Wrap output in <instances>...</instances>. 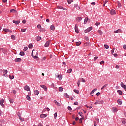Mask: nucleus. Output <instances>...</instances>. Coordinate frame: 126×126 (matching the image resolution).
Listing matches in <instances>:
<instances>
[{
    "label": "nucleus",
    "instance_id": "f257e3e1",
    "mask_svg": "<svg viewBox=\"0 0 126 126\" xmlns=\"http://www.w3.org/2000/svg\"><path fill=\"white\" fill-rule=\"evenodd\" d=\"M32 56L34 59H37L38 57L37 56H38V51L33 49L32 52Z\"/></svg>",
    "mask_w": 126,
    "mask_h": 126
},
{
    "label": "nucleus",
    "instance_id": "f03ea898",
    "mask_svg": "<svg viewBox=\"0 0 126 126\" xmlns=\"http://www.w3.org/2000/svg\"><path fill=\"white\" fill-rule=\"evenodd\" d=\"M94 104L95 105H100L101 104H104V101L97 100Z\"/></svg>",
    "mask_w": 126,
    "mask_h": 126
},
{
    "label": "nucleus",
    "instance_id": "7ed1b4c3",
    "mask_svg": "<svg viewBox=\"0 0 126 126\" xmlns=\"http://www.w3.org/2000/svg\"><path fill=\"white\" fill-rule=\"evenodd\" d=\"M91 30H92V27H90L84 31V33H88L91 31Z\"/></svg>",
    "mask_w": 126,
    "mask_h": 126
},
{
    "label": "nucleus",
    "instance_id": "20e7f679",
    "mask_svg": "<svg viewBox=\"0 0 126 126\" xmlns=\"http://www.w3.org/2000/svg\"><path fill=\"white\" fill-rule=\"evenodd\" d=\"M75 31L77 34L79 33V31H78V26H77V24H76L75 25Z\"/></svg>",
    "mask_w": 126,
    "mask_h": 126
},
{
    "label": "nucleus",
    "instance_id": "39448f33",
    "mask_svg": "<svg viewBox=\"0 0 126 126\" xmlns=\"http://www.w3.org/2000/svg\"><path fill=\"white\" fill-rule=\"evenodd\" d=\"M120 85H121V87L124 88L125 89V91H126V85H125V84H124V83L121 82L120 84Z\"/></svg>",
    "mask_w": 126,
    "mask_h": 126
},
{
    "label": "nucleus",
    "instance_id": "423d86ee",
    "mask_svg": "<svg viewBox=\"0 0 126 126\" xmlns=\"http://www.w3.org/2000/svg\"><path fill=\"white\" fill-rule=\"evenodd\" d=\"M50 42H51V40H50L47 41L46 42V43H45L44 46H45L46 48H47V47H49V46L50 45Z\"/></svg>",
    "mask_w": 126,
    "mask_h": 126
},
{
    "label": "nucleus",
    "instance_id": "0eeeda50",
    "mask_svg": "<svg viewBox=\"0 0 126 126\" xmlns=\"http://www.w3.org/2000/svg\"><path fill=\"white\" fill-rule=\"evenodd\" d=\"M3 31L7 32V33H12V31L8 29H3Z\"/></svg>",
    "mask_w": 126,
    "mask_h": 126
},
{
    "label": "nucleus",
    "instance_id": "6e6552de",
    "mask_svg": "<svg viewBox=\"0 0 126 126\" xmlns=\"http://www.w3.org/2000/svg\"><path fill=\"white\" fill-rule=\"evenodd\" d=\"M40 87H42V88H43L45 91H47L48 90V88H47V86H45L44 85H41Z\"/></svg>",
    "mask_w": 126,
    "mask_h": 126
},
{
    "label": "nucleus",
    "instance_id": "1a4fd4ad",
    "mask_svg": "<svg viewBox=\"0 0 126 126\" xmlns=\"http://www.w3.org/2000/svg\"><path fill=\"white\" fill-rule=\"evenodd\" d=\"M25 90H26L27 91H30V88L29 86L26 85L24 87Z\"/></svg>",
    "mask_w": 126,
    "mask_h": 126
},
{
    "label": "nucleus",
    "instance_id": "9d476101",
    "mask_svg": "<svg viewBox=\"0 0 126 126\" xmlns=\"http://www.w3.org/2000/svg\"><path fill=\"white\" fill-rule=\"evenodd\" d=\"M112 110L113 113H117V112H118V108H117L116 107H113L112 108Z\"/></svg>",
    "mask_w": 126,
    "mask_h": 126
},
{
    "label": "nucleus",
    "instance_id": "9b49d317",
    "mask_svg": "<svg viewBox=\"0 0 126 126\" xmlns=\"http://www.w3.org/2000/svg\"><path fill=\"white\" fill-rule=\"evenodd\" d=\"M110 13H111V14H112V15H114V14H116V11H115V10H114V9H112V10L110 11Z\"/></svg>",
    "mask_w": 126,
    "mask_h": 126
},
{
    "label": "nucleus",
    "instance_id": "f8f14e48",
    "mask_svg": "<svg viewBox=\"0 0 126 126\" xmlns=\"http://www.w3.org/2000/svg\"><path fill=\"white\" fill-rule=\"evenodd\" d=\"M121 31V29H118L116 31H114V33H115V34H117V33H120Z\"/></svg>",
    "mask_w": 126,
    "mask_h": 126
},
{
    "label": "nucleus",
    "instance_id": "ddd939ff",
    "mask_svg": "<svg viewBox=\"0 0 126 126\" xmlns=\"http://www.w3.org/2000/svg\"><path fill=\"white\" fill-rule=\"evenodd\" d=\"M13 22L15 23V24H19V23H20V21L19 20H17V21L13 20Z\"/></svg>",
    "mask_w": 126,
    "mask_h": 126
},
{
    "label": "nucleus",
    "instance_id": "4468645a",
    "mask_svg": "<svg viewBox=\"0 0 126 126\" xmlns=\"http://www.w3.org/2000/svg\"><path fill=\"white\" fill-rule=\"evenodd\" d=\"M21 61V58H17L15 59V62L16 63H17V62H20Z\"/></svg>",
    "mask_w": 126,
    "mask_h": 126
},
{
    "label": "nucleus",
    "instance_id": "2eb2a0df",
    "mask_svg": "<svg viewBox=\"0 0 126 126\" xmlns=\"http://www.w3.org/2000/svg\"><path fill=\"white\" fill-rule=\"evenodd\" d=\"M47 117V114H41L40 115V118H46Z\"/></svg>",
    "mask_w": 126,
    "mask_h": 126
},
{
    "label": "nucleus",
    "instance_id": "dca6fc26",
    "mask_svg": "<svg viewBox=\"0 0 126 126\" xmlns=\"http://www.w3.org/2000/svg\"><path fill=\"white\" fill-rule=\"evenodd\" d=\"M95 91H97V89H94V90H93L91 92L90 94H93V93H94V92H95Z\"/></svg>",
    "mask_w": 126,
    "mask_h": 126
},
{
    "label": "nucleus",
    "instance_id": "f3484780",
    "mask_svg": "<svg viewBox=\"0 0 126 126\" xmlns=\"http://www.w3.org/2000/svg\"><path fill=\"white\" fill-rule=\"evenodd\" d=\"M84 47H89V46H90V43H85L84 44Z\"/></svg>",
    "mask_w": 126,
    "mask_h": 126
},
{
    "label": "nucleus",
    "instance_id": "a211bd4d",
    "mask_svg": "<svg viewBox=\"0 0 126 126\" xmlns=\"http://www.w3.org/2000/svg\"><path fill=\"white\" fill-rule=\"evenodd\" d=\"M81 20H82V18H81V17L77 18V21H78V22L81 21Z\"/></svg>",
    "mask_w": 126,
    "mask_h": 126
},
{
    "label": "nucleus",
    "instance_id": "6ab92c4d",
    "mask_svg": "<svg viewBox=\"0 0 126 126\" xmlns=\"http://www.w3.org/2000/svg\"><path fill=\"white\" fill-rule=\"evenodd\" d=\"M26 98L28 101H31V98H30L29 95H27Z\"/></svg>",
    "mask_w": 126,
    "mask_h": 126
},
{
    "label": "nucleus",
    "instance_id": "aec40b11",
    "mask_svg": "<svg viewBox=\"0 0 126 126\" xmlns=\"http://www.w3.org/2000/svg\"><path fill=\"white\" fill-rule=\"evenodd\" d=\"M34 93L35 95H38L39 94V92L38 90H35V91H34Z\"/></svg>",
    "mask_w": 126,
    "mask_h": 126
},
{
    "label": "nucleus",
    "instance_id": "412c9836",
    "mask_svg": "<svg viewBox=\"0 0 126 126\" xmlns=\"http://www.w3.org/2000/svg\"><path fill=\"white\" fill-rule=\"evenodd\" d=\"M54 102L55 104H56V105H57V106H61V104H60V103L57 102L56 100H54Z\"/></svg>",
    "mask_w": 126,
    "mask_h": 126
},
{
    "label": "nucleus",
    "instance_id": "4be33fe9",
    "mask_svg": "<svg viewBox=\"0 0 126 126\" xmlns=\"http://www.w3.org/2000/svg\"><path fill=\"white\" fill-rule=\"evenodd\" d=\"M59 91H60V92L63 91V87H59Z\"/></svg>",
    "mask_w": 126,
    "mask_h": 126
},
{
    "label": "nucleus",
    "instance_id": "5701e85b",
    "mask_svg": "<svg viewBox=\"0 0 126 126\" xmlns=\"http://www.w3.org/2000/svg\"><path fill=\"white\" fill-rule=\"evenodd\" d=\"M67 1L69 4H70L71 2H73V0H67Z\"/></svg>",
    "mask_w": 126,
    "mask_h": 126
},
{
    "label": "nucleus",
    "instance_id": "b1692460",
    "mask_svg": "<svg viewBox=\"0 0 126 126\" xmlns=\"http://www.w3.org/2000/svg\"><path fill=\"white\" fill-rule=\"evenodd\" d=\"M107 86H108V84H105V85L101 88V90H103V89H104V88H105V87H107Z\"/></svg>",
    "mask_w": 126,
    "mask_h": 126
},
{
    "label": "nucleus",
    "instance_id": "393cba45",
    "mask_svg": "<svg viewBox=\"0 0 126 126\" xmlns=\"http://www.w3.org/2000/svg\"><path fill=\"white\" fill-rule=\"evenodd\" d=\"M28 47L29 48V49H32V48H33V44H30L28 46Z\"/></svg>",
    "mask_w": 126,
    "mask_h": 126
},
{
    "label": "nucleus",
    "instance_id": "a878e982",
    "mask_svg": "<svg viewBox=\"0 0 126 126\" xmlns=\"http://www.w3.org/2000/svg\"><path fill=\"white\" fill-rule=\"evenodd\" d=\"M42 39V37H41V36H38L36 38V40L38 41H40L41 39Z\"/></svg>",
    "mask_w": 126,
    "mask_h": 126
},
{
    "label": "nucleus",
    "instance_id": "bb28decb",
    "mask_svg": "<svg viewBox=\"0 0 126 126\" xmlns=\"http://www.w3.org/2000/svg\"><path fill=\"white\" fill-rule=\"evenodd\" d=\"M117 92L119 94V95H122L123 94V93L122 92V91H121V90H118Z\"/></svg>",
    "mask_w": 126,
    "mask_h": 126
},
{
    "label": "nucleus",
    "instance_id": "cd10ccee",
    "mask_svg": "<svg viewBox=\"0 0 126 126\" xmlns=\"http://www.w3.org/2000/svg\"><path fill=\"white\" fill-rule=\"evenodd\" d=\"M117 103L119 104V105H122V102L120 99L117 100Z\"/></svg>",
    "mask_w": 126,
    "mask_h": 126
},
{
    "label": "nucleus",
    "instance_id": "c85d7f7f",
    "mask_svg": "<svg viewBox=\"0 0 126 126\" xmlns=\"http://www.w3.org/2000/svg\"><path fill=\"white\" fill-rule=\"evenodd\" d=\"M88 21V18H86L84 22V24H86Z\"/></svg>",
    "mask_w": 126,
    "mask_h": 126
},
{
    "label": "nucleus",
    "instance_id": "c756f323",
    "mask_svg": "<svg viewBox=\"0 0 126 126\" xmlns=\"http://www.w3.org/2000/svg\"><path fill=\"white\" fill-rule=\"evenodd\" d=\"M50 29L51 30H55V26L51 25L50 26Z\"/></svg>",
    "mask_w": 126,
    "mask_h": 126
},
{
    "label": "nucleus",
    "instance_id": "7c9ffc66",
    "mask_svg": "<svg viewBox=\"0 0 126 126\" xmlns=\"http://www.w3.org/2000/svg\"><path fill=\"white\" fill-rule=\"evenodd\" d=\"M76 46H80V45H81V42L79 41V42H76Z\"/></svg>",
    "mask_w": 126,
    "mask_h": 126
},
{
    "label": "nucleus",
    "instance_id": "2f4dec72",
    "mask_svg": "<svg viewBox=\"0 0 126 126\" xmlns=\"http://www.w3.org/2000/svg\"><path fill=\"white\" fill-rule=\"evenodd\" d=\"M64 96L66 97V98H69V95H68V94L67 93H65L64 94Z\"/></svg>",
    "mask_w": 126,
    "mask_h": 126
},
{
    "label": "nucleus",
    "instance_id": "473e14b6",
    "mask_svg": "<svg viewBox=\"0 0 126 126\" xmlns=\"http://www.w3.org/2000/svg\"><path fill=\"white\" fill-rule=\"evenodd\" d=\"M74 92L78 94L79 93V91H78V90H76V89H74Z\"/></svg>",
    "mask_w": 126,
    "mask_h": 126
},
{
    "label": "nucleus",
    "instance_id": "72a5a7b5",
    "mask_svg": "<svg viewBox=\"0 0 126 126\" xmlns=\"http://www.w3.org/2000/svg\"><path fill=\"white\" fill-rule=\"evenodd\" d=\"M19 119L22 122H23L24 121V118L21 117V116H19Z\"/></svg>",
    "mask_w": 126,
    "mask_h": 126
},
{
    "label": "nucleus",
    "instance_id": "f704fd0d",
    "mask_svg": "<svg viewBox=\"0 0 126 126\" xmlns=\"http://www.w3.org/2000/svg\"><path fill=\"white\" fill-rule=\"evenodd\" d=\"M71 71H72V69H69L67 70V73H71Z\"/></svg>",
    "mask_w": 126,
    "mask_h": 126
},
{
    "label": "nucleus",
    "instance_id": "c9c22d12",
    "mask_svg": "<svg viewBox=\"0 0 126 126\" xmlns=\"http://www.w3.org/2000/svg\"><path fill=\"white\" fill-rule=\"evenodd\" d=\"M98 32L99 33L100 35H103V32H102L101 30H98Z\"/></svg>",
    "mask_w": 126,
    "mask_h": 126
},
{
    "label": "nucleus",
    "instance_id": "e433bc0d",
    "mask_svg": "<svg viewBox=\"0 0 126 126\" xmlns=\"http://www.w3.org/2000/svg\"><path fill=\"white\" fill-rule=\"evenodd\" d=\"M58 78H59V80H61V79H63V76H62L61 75H59Z\"/></svg>",
    "mask_w": 126,
    "mask_h": 126
},
{
    "label": "nucleus",
    "instance_id": "4c0bfd02",
    "mask_svg": "<svg viewBox=\"0 0 126 126\" xmlns=\"http://www.w3.org/2000/svg\"><path fill=\"white\" fill-rule=\"evenodd\" d=\"M104 48H105V49H109V45H108L107 44H105Z\"/></svg>",
    "mask_w": 126,
    "mask_h": 126
},
{
    "label": "nucleus",
    "instance_id": "58836bf2",
    "mask_svg": "<svg viewBox=\"0 0 126 126\" xmlns=\"http://www.w3.org/2000/svg\"><path fill=\"white\" fill-rule=\"evenodd\" d=\"M58 9H63V10H64L66 9H64L63 7L60 6V7H58Z\"/></svg>",
    "mask_w": 126,
    "mask_h": 126
},
{
    "label": "nucleus",
    "instance_id": "ea45409f",
    "mask_svg": "<svg viewBox=\"0 0 126 126\" xmlns=\"http://www.w3.org/2000/svg\"><path fill=\"white\" fill-rule=\"evenodd\" d=\"M54 119H57V116H58V114L57 113V112H56L54 114Z\"/></svg>",
    "mask_w": 126,
    "mask_h": 126
},
{
    "label": "nucleus",
    "instance_id": "a19ab883",
    "mask_svg": "<svg viewBox=\"0 0 126 126\" xmlns=\"http://www.w3.org/2000/svg\"><path fill=\"white\" fill-rule=\"evenodd\" d=\"M11 39H12V40H15V36L12 35L11 36Z\"/></svg>",
    "mask_w": 126,
    "mask_h": 126
},
{
    "label": "nucleus",
    "instance_id": "79ce46f5",
    "mask_svg": "<svg viewBox=\"0 0 126 126\" xmlns=\"http://www.w3.org/2000/svg\"><path fill=\"white\" fill-rule=\"evenodd\" d=\"M114 52H115V48H113L111 50V54H112V55H114Z\"/></svg>",
    "mask_w": 126,
    "mask_h": 126
},
{
    "label": "nucleus",
    "instance_id": "37998d69",
    "mask_svg": "<svg viewBox=\"0 0 126 126\" xmlns=\"http://www.w3.org/2000/svg\"><path fill=\"white\" fill-rule=\"evenodd\" d=\"M21 32H25V31H26V29H21Z\"/></svg>",
    "mask_w": 126,
    "mask_h": 126
},
{
    "label": "nucleus",
    "instance_id": "c03bdc74",
    "mask_svg": "<svg viewBox=\"0 0 126 126\" xmlns=\"http://www.w3.org/2000/svg\"><path fill=\"white\" fill-rule=\"evenodd\" d=\"M9 78H10V79H13V78H14V76L12 75H9Z\"/></svg>",
    "mask_w": 126,
    "mask_h": 126
},
{
    "label": "nucleus",
    "instance_id": "a18cd8bd",
    "mask_svg": "<svg viewBox=\"0 0 126 126\" xmlns=\"http://www.w3.org/2000/svg\"><path fill=\"white\" fill-rule=\"evenodd\" d=\"M24 55H25V54H24V52H21L20 53V56H24Z\"/></svg>",
    "mask_w": 126,
    "mask_h": 126
},
{
    "label": "nucleus",
    "instance_id": "49530a36",
    "mask_svg": "<svg viewBox=\"0 0 126 126\" xmlns=\"http://www.w3.org/2000/svg\"><path fill=\"white\" fill-rule=\"evenodd\" d=\"M85 40L87 41L89 40V38L87 36H85Z\"/></svg>",
    "mask_w": 126,
    "mask_h": 126
},
{
    "label": "nucleus",
    "instance_id": "de8ad7c7",
    "mask_svg": "<svg viewBox=\"0 0 126 126\" xmlns=\"http://www.w3.org/2000/svg\"><path fill=\"white\" fill-rule=\"evenodd\" d=\"M83 120V118H80V119H79V123H80V124L82 123V120Z\"/></svg>",
    "mask_w": 126,
    "mask_h": 126
},
{
    "label": "nucleus",
    "instance_id": "09e8293b",
    "mask_svg": "<svg viewBox=\"0 0 126 126\" xmlns=\"http://www.w3.org/2000/svg\"><path fill=\"white\" fill-rule=\"evenodd\" d=\"M118 5V7H121L122 6V5L121 4V3L120 2H117Z\"/></svg>",
    "mask_w": 126,
    "mask_h": 126
},
{
    "label": "nucleus",
    "instance_id": "8fccbe9b",
    "mask_svg": "<svg viewBox=\"0 0 126 126\" xmlns=\"http://www.w3.org/2000/svg\"><path fill=\"white\" fill-rule=\"evenodd\" d=\"M27 50H28V47H25L24 48V51H27Z\"/></svg>",
    "mask_w": 126,
    "mask_h": 126
},
{
    "label": "nucleus",
    "instance_id": "3c124183",
    "mask_svg": "<svg viewBox=\"0 0 126 126\" xmlns=\"http://www.w3.org/2000/svg\"><path fill=\"white\" fill-rule=\"evenodd\" d=\"M10 103H11V104H13V99H10Z\"/></svg>",
    "mask_w": 126,
    "mask_h": 126
},
{
    "label": "nucleus",
    "instance_id": "603ef678",
    "mask_svg": "<svg viewBox=\"0 0 126 126\" xmlns=\"http://www.w3.org/2000/svg\"><path fill=\"white\" fill-rule=\"evenodd\" d=\"M7 72H8L7 70H4L3 71V73H5V74H7Z\"/></svg>",
    "mask_w": 126,
    "mask_h": 126
},
{
    "label": "nucleus",
    "instance_id": "864d4df0",
    "mask_svg": "<svg viewBox=\"0 0 126 126\" xmlns=\"http://www.w3.org/2000/svg\"><path fill=\"white\" fill-rule=\"evenodd\" d=\"M12 92L14 94H16V91L15 90H13Z\"/></svg>",
    "mask_w": 126,
    "mask_h": 126
},
{
    "label": "nucleus",
    "instance_id": "5fc2aeb1",
    "mask_svg": "<svg viewBox=\"0 0 126 126\" xmlns=\"http://www.w3.org/2000/svg\"><path fill=\"white\" fill-rule=\"evenodd\" d=\"M55 76H56V77H57V78H59V77L60 76V74H56V75H55Z\"/></svg>",
    "mask_w": 126,
    "mask_h": 126
},
{
    "label": "nucleus",
    "instance_id": "6e6d98bb",
    "mask_svg": "<svg viewBox=\"0 0 126 126\" xmlns=\"http://www.w3.org/2000/svg\"><path fill=\"white\" fill-rule=\"evenodd\" d=\"M68 110H69V111H71V110H72V109L71 108V107H70V106H68Z\"/></svg>",
    "mask_w": 126,
    "mask_h": 126
},
{
    "label": "nucleus",
    "instance_id": "4d7b16f0",
    "mask_svg": "<svg viewBox=\"0 0 126 126\" xmlns=\"http://www.w3.org/2000/svg\"><path fill=\"white\" fill-rule=\"evenodd\" d=\"M22 23H23L24 24H25V23H26V20H23V21H22Z\"/></svg>",
    "mask_w": 126,
    "mask_h": 126
},
{
    "label": "nucleus",
    "instance_id": "13d9d810",
    "mask_svg": "<svg viewBox=\"0 0 126 126\" xmlns=\"http://www.w3.org/2000/svg\"><path fill=\"white\" fill-rule=\"evenodd\" d=\"M16 11V10H14V9H11L10 10V12H14Z\"/></svg>",
    "mask_w": 126,
    "mask_h": 126
},
{
    "label": "nucleus",
    "instance_id": "bf43d9fd",
    "mask_svg": "<svg viewBox=\"0 0 126 126\" xmlns=\"http://www.w3.org/2000/svg\"><path fill=\"white\" fill-rule=\"evenodd\" d=\"M42 26H41V25L39 24L37 25V28H38L39 29L41 28Z\"/></svg>",
    "mask_w": 126,
    "mask_h": 126
},
{
    "label": "nucleus",
    "instance_id": "052dcab7",
    "mask_svg": "<svg viewBox=\"0 0 126 126\" xmlns=\"http://www.w3.org/2000/svg\"><path fill=\"white\" fill-rule=\"evenodd\" d=\"M104 63H105V62L104 61H102L100 62V64H104Z\"/></svg>",
    "mask_w": 126,
    "mask_h": 126
},
{
    "label": "nucleus",
    "instance_id": "680f3d73",
    "mask_svg": "<svg viewBox=\"0 0 126 126\" xmlns=\"http://www.w3.org/2000/svg\"><path fill=\"white\" fill-rule=\"evenodd\" d=\"M78 86L79 87V85H80V81L79 80L77 82Z\"/></svg>",
    "mask_w": 126,
    "mask_h": 126
},
{
    "label": "nucleus",
    "instance_id": "e2e57ef3",
    "mask_svg": "<svg viewBox=\"0 0 126 126\" xmlns=\"http://www.w3.org/2000/svg\"><path fill=\"white\" fill-rule=\"evenodd\" d=\"M123 48L124 49V50H126V45H123Z\"/></svg>",
    "mask_w": 126,
    "mask_h": 126
},
{
    "label": "nucleus",
    "instance_id": "0e129e2a",
    "mask_svg": "<svg viewBox=\"0 0 126 126\" xmlns=\"http://www.w3.org/2000/svg\"><path fill=\"white\" fill-rule=\"evenodd\" d=\"M74 105H78V102H75L74 103Z\"/></svg>",
    "mask_w": 126,
    "mask_h": 126
},
{
    "label": "nucleus",
    "instance_id": "69168bd1",
    "mask_svg": "<svg viewBox=\"0 0 126 126\" xmlns=\"http://www.w3.org/2000/svg\"><path fill=\"white\" fill-rule=\"evenodd\" d=\"M85 79H84V78H82V82H85Z\"/></svg>",
    "mask_w": 126,
    "mask_h": 126
},
{
    "label": "nucleus",
    "instance_id": "338daca9",
    "mask_svg": "<svg viewBox=\"0 0 126 126\" xmlns=\"http://www.w3.org/2000/svg\"><path fill=\"white\" fill-rule=\"evenodd\" d=\"M78 114H79V116H81L82 115V112H80L78 113Z\"/></svg>",
    "mask_w": 126,
    "mask_h": 126
},
{
    "label": "nucleus",
    "instance_id": "774afa93",
    "mask_svg": "<svg viewBox=\"0 0 126 126\" xmlns=\"http://www.w3.org/2000/svg\"><path fill=\"white\" fill-rule=\"evenodd\" d=\"M96 95L99 96L100 95V92H98L96 93Z\"/></svg>",
    "mask_w": 126,
    "mask_h": 126
}]
</instances>
